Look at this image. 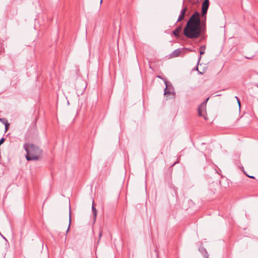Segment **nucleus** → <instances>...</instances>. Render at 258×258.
<instances>
[{
    "mask_svg": "<svg viewBox=\"0 0 258 258\" xmlns=\"http://www.w3.org/2000/svg\"><path fill=\"white\" fill-rule=\"evenodd\" d=\"M202 31L200 14L195 12L187 22L183 30V34L188 38L195 39L200 37Z\"/></svg>",
    "mask_w": 258,
    "mask_h": 258,
    "instance_id": "f257e3e1",
    "label": "nucleus"
},
{
    "mask_svg": "<svg viewBox=\"0 0 258 258\" xmlns=\"http://www.w3.org/2000/svg\"><path fill=\"white\" fill-rule=\"evenodd\" d=\"M23 147L27 153L26 158L28 161L38 160L41 157L42 151L37 146L25 143Z\"/></svg>",
    "mask_w": 258,
    "mask_h": 258,
    "instance_id": "f03ea898",
    "label": "nucleus"
},
{
    "mask_svg": "<svg viewBox=\"0 0 258 258\" xmlns=\"http://www.w3.org/2000/svg\"><path fill=\"white\" fill-rule=\"evenodd\" d=\"M209 7V0H204L202 6V16L207 14Z\"/></svg>",
    "mask_w": 258,
    "mask_h": 258,
    "instance_id": "7ed1b4c3",
    "label": "nucleus"
},
{
    "mask_svg": "<svg viewBox=\"0 0 258 258\" xmlns=\"http://www.w3.org/2000/svg\"><path fill=\"white\" fill-rule=\"evenodd\" d=\"M209 98H207L202 104L199 105L198 108V114L199 116H203L202 111L203 110H204L205 109V106L206 105V103L209 100Z\"/></svg>",
    "mask_w": 258,
    "mask_h": 258,
    "instance_id": "20e7f679",
    "label": "nucleus"
},
{
    "mask_svg": "<svg viewBox=\"0 0 258 258\" xmlns=\"http://www.w3.org/2000/svg\"><path fill=\"white\" fill-rule=\"evenodd\" d=\"M187 11V8L186 7H183L182 10H181L180 11V15L178 17V20H177V22L178 21H180L181 20H182L184 17H185V13H186V12Z\"/></svg>",
    "mask_w": 258,
    "mask_h": 258,
    "instance_id": "39448f33",
    "label": "nucleus"
},
{
    "mask_svg": "<svg viewBox=\"0 0 258 258\" xmlns=\"http://www.w3.org/2000/svg\"><path fill=\"white\" fill-rule=\"evenodd\" d=\"M199 250L203 254L205 258H209L208 253L206 248L203 245L200 246L199 248Z\"/></svg>",
    "mask_w": 258,
    "mask_h": 258,
    "instance_id": "423d86ee",
    "label": "nucleus"
},
{
    "mask_svg": "<svg viewBox=\"0 0 258 258\" xmlns=\"http://www.w3.org/2000/svg\"><path fill=\"white\" fill-rule=\"evenodd\" d=\"M206 49V46L205 45H202L200 47V55L199 57L198 62V63L200 62V61L201 59V55L205 53Z\"/></svg>",
    "mask_w": 258,
    "mask_h": 258,
    "instance_id": "0eeeda50",
    "label": "nucleus"
},
{
    "mask_svg": "<svg viewBox=\"0 0 258 258\" xmlns=\"http://www.w3.org/2000/svg\"><path fill=\"white\" fill-rule=\"evenodd\" d=\"M182 29V26H179L173 31V34L174 36L179 37L180 36L179 33Z\"/></svg>",
    "mask_w": 258,
    "mask_h": 258,
    "instance_id": "6e6552de",
    "label": "nucleus"
},
{
    "mask_svg": "<svg viewBox=\"0 0 258 258\" xmlns=\"http://www.w3.org/2000/svg\"><path fill=\"white\" fill-rule=\"evenodd\" d=\"M181 49L180 48H178L174 50L171 54V57H176L179 55L181 53Z\"/></svg>",
    "mask_w": 258,
    "mask_h": 258,
    "instance_id": "1a4fd4ad",
    "label": "nucleus"
},
{
    "mask_svg": "<svg viewBox=\"0 0 258 258\" xmlns=\"http://www.w3.org/2000/svg\"><path fill=\"white\" fill-rule=\"evenodd\" d=\"M164 83L166 85V88L164 89V95H166L168 94H171V92L168 90L167 87H168V82L165 80Z\"/></svg>",
    "mask_w": 258,
    "mask_h": 258,
    "instance_id": "9d476101",
    "label": "nucleus"
},
{
    "mask_svg": "<svg viewBox=\"0 0 258 258\" xmlns=\"http://www.w3.org/2000/svg\"><path fill=\"white\" fill-rule=\"evenodd\" d=\"M93 203H94V201H93ZM92 209L93 215L94 217V220H95L96 217L97 216V211L96 209L95 208L94 206L93 205V204L92 205Z\"/></svg>",
    "mask_w": 258,
    "mask_h": 258,
    "instance_id": "9b49d317",
    "label": "nucleus"
},
{
    "mask_svg": "<svg viewBox=\"0 0 258 258\" xmlns=\"http://www.w3.org/2000/svg\"><path fill=\"white\" fill-rule=\"evenodd\" d=\"M71 222V206L70 205V206H69V224L68 229L67 230V233L68 232V231L70 229Z\"/></svg>",
    "mask_w": 258,
    "mask_h": 258,
    "instance_id": "f8f14e48",
    "label": "nucleus"
},
{
    "mask_svg": "<svg viewBox=\"0 0 258 258\" xmlns=\"http://www.w3.org/2000/svg\"><path fill=\"white\" fill-rule=\"evenodd\" d=\"M79 84L82 86L81 92H84L86 87L85 83L83 81H81V82H79Z\"/></svg>",
    "mask_w": 258,
    "mask_h": 258,
    "instance_id": "ddd939ff",
    "label": "nucleus"
},
{
    "mask_svg": "<svg viewBox=\"0 0 258 258\" xmlns=\"http://www.w3.org/2000/svg\"><path fill=\"white\" fill-rule=\"evenodd\" d=\"M9 123L7 121H6V122H5V130H6V132L8 130V127L9 126Z\"/></svg>",
    "mask_w": 258,
    "mask_h": 258,
    "instance_id": "4468645a",
    "label": "nucleus"
},
{
    "mask_svg": "<svg viewBox=\"0 0 258 258\" xmlns=\"http://www.w3.org/2000/svg\"><path fill=\"white\" fill-rule=\"evenodd\" d=\"M5 138H1V140H0V146H1L2 144H3V143H4V141H5Z\"/></svg>",
    "mask_w": 258,
    "mask_h": 258,
    "instance_id": "2eb2a0df",
    "label": "nucleus"
},
{
    "mask_svg": "<svg viewBox=\"0 0 258 258\" xmlns=\"http://www.w3.org/2000/svg\"><path fill=\"white\" fill-rule=\"evenodd\" d=\"M0 120L1 122H2L5 124L6 121H7L5 118H0Z\"/></svg>",
    "mask_w": 258,
    "mask_h": 258,
    "instance_id": "dca6fc26",
    "label": "nucleus"
},
{
    "mask_svg": "<svg viewBox=\"0 0 258 258\" xmlns=\"http://www.w3.org/2000/svg\"><path fill=\"white\" fill-rule=\"evenodd\" d=\"M235 98H236V99H237V101L238 104L239 106V107H240V100H239V98H238L237 96H236V97H235Z\"/></svg>",
    "mask_w": 258,
    "mask_h": 258,
    "instance_id": "f3484780",
    "label": "nucleus"
},
{
    "mask_svg": "<svg viewBox=\"0 0 258 258\" xmlns=\"http://www.w3.org/2000/svg\"><path fill=\"white\" fill-rule=\"evenodd\" d=\"M102 231H100L99 233V239L101 238V237L102 236Z\"/></svg>",
    "mask_w": 258,
    "mask_h": 258,
    "instance_id": "a211bd4d",
    "label": "nucleus"
},
{
    "mask_svg": "<svg viewBox=\"0 0 258 258\" xmlns=\"http://www.w3.org/2000/svg\"><path fill=\"white\" fill-rule=\"evenodd\" d=\"M247 176H248L249 177L251 178H254V177L253 176H249L248 175H247Z\"/></svg>",
    "mask_w": 258,
    "mask_h": 258,
    "instance_id": "6ab92c4d",
    "label": "nucleus"
},
{
    "mask_svg": "<svg viewBox=\"0 0 258 258\" xmlns=\"http://www.w3.org/2000/svg\"><path fill=\"white\" fill-rule=\"evenodd\" d=\"M179 163L178 161H177L176 162H175L172 166H174V165H175L176 163Z\"/></svg>",
    "mask_w": 258,
    "mask_h": 258,
    "instance_id": "aec40b11",
    "label": "nucleus"
},
{
    "mask_svg": "<svg viewBox=\"0 0 258 258\" xmlns=\"http://www.w3.org/2000/svg\"><path fill=\"white\" fill-rule=\"evenodd\" d=\"M196 70H198V67H197V68H196Z\"/></svg>",
    "mask_w": 258,
    "mask_h": 258,
    "instance_id": "412c9836",
    "label": "nucleus"
},
{
    "mask_svg": "<svg viewBox=\"0 0 258 258\" xmlns=\"http://www.w3.org/2000/svg\"><path fill=\"white\" fill-rule=\"evenodd\" d=\"M158 78H160V79H162V78L160 77V76H158Z\"/></svg>",
    "mask_w": 258,
    "mask_h": 258,
    "instance_id": "4be33fe9",
    "label": "nucleus"
},
{
    "mask_svg": "<svg viewBox=\"0 0 258 258\" xmlns=\"http://www.w3.org/2000/svg\"><path fill=\"white\" fill-rule=\"evenodd\" d=\"M102 0H101L100 3H102Z\"/></svg>",
    "mask_w": 258,
    "mask_h": 258,
    "instance_id": "5701e85b",
    "label": "nucleus"
}]
</instances>
